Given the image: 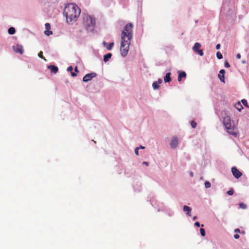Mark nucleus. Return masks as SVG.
I'll return each mask as SVG.
<instances>
[{
  "label": "nucleus",
  "mask_w": 249,
  "mask_h": 249,
  "mask_svg": "<svg viewBox=\"0 0 249 249\" xmlns=\"http://www.w3.org/2000/svg\"><path fill=\"white\" fill-rule=\"evenodd\" d=\"M234 237L235 239H238L239 238V235L238 234H234Z\"/></svg>",
  "instance_id": "58836bf2"
},
{
  "label": "nucleus",
  "mask_w": 249,
  "mask_h": 249,
  "mask_svg": "<svg viewBox=\"0 0 249 249\" xmlns=\"http://www.w3.org/2000/svg\"><path fill=\"white\" fill-rule=\"evenodd\" d=\"M13 49L16 53H19L22 54L23 53V48L21 45L17 44L13 46Z\"/></svg>",
  "instance_id": "0eeeda50"
},
{
  "label": "nucleus",
  "mask_w": 249,
  "mask_h": 249,
  "mask_svg": "<svg viewBox=\"0 0 249 249\" xmlns=\"http://www.w3.org/2000/svg\"><path fill=\"white\" fill-rule=\"evenodd\" d=\"M190 175L192 177H193L194 175L193 172L191 171L190 173Z\"/></svg>",
  "instance_id": "c03bdc74"
},
{
  "label": "nucleus",
  "mask_w": 249,
  "mask_h": 249,
  "mask_svg": "<svg viewBox=\"0 0 249 249\" xmlns=\"http://www.w3.org/2000/svg\"><path fill=\"white\" fill-rule=\"evenodd\" d=\"M220 44H217L216 45V49L217 50H218V49H220Z\"/></svg>",
  "instance_id": "e433bc0d"
},
{
  "label": "nucleus",
  "mask_w": 249,
  "mask_h": 249,
  "mask_svg": "<svg viewBox=\"0 0 249 249\" xmlns=\"http://www.w3.org/2000/svg\"><path fill=\"white\" fill-rule=\"evenodd\" d=\"M103 45H104L105 47H107V43L105 41H103Z\"/></svg>",
  "instance_id": "79ce46f5"
},
{
  "label": "nucleus",
  "mask_w": 249,
  "mask_h": 249,
  "mask_svg": "<svg viewBox=\"0 0 249 249\" xmlns=\"http://www.w3.org/2000/svg\"><path fill=\"white\" fill-rule=\"evenodd\" d=\"M186 76V74L184 71L180 72L178 74V81H180L182 78H185Z\"/></svg>",
  "instance_id": "dca6fc26"
},
{
  "label": "nucleus",
  "mask_w": 249,
  "mask_h": 249,
  "mask_svg": "<svg viewBox=\"0 0 249 249\" xmlns=\"http://www.w3.org/2000/svg\"><path fill=\"white\" fill-rule=\"evenodd\" d=\"M112 54L111 53H108L104 56V61L106 63L107 62L111 57Z\"/></svg>",
  "instance_id": "2eb2a0df"
},
{
  "label": "nucleus",
  "mask_w": 249,
  "mask_h": 249,
  "mask_svg": "<svg viewBox=\"0 0 249 249\" xmlns=\"http://www.w3.org/2000/svg\"><path fill=\"white\" fill-rule=\"evenodd\" d=\"M191 125L193 128H195L196 127L197 124L194 121H192L191 122Z\"/></svg>",
  "instance_id": "393cba45"
},
{
  "label": "nucleus",
  "mask_w": 249,
  "mask_h": 249,
  "mask_svg": "<svg viewBox=\"0 0 249 249\" xmlns=\"http://www.w3.org/2000/svg\"><path fill=\"white\" fill-rule=\"evenodd\" d=\"M225 73V71L224 70H221L219 71V73L218 74V78H219L220 80L225 83V76L224 74Z\"/></svg>",
  "instance_id": "9d476101"
},
{
  "label": "nucleus",
  "mask_w": 249,
  "mask_h": 249,
  "mask_svg": "<svg viewBox=\"0 0 249 249\" xmlns=\"http://www.w3.org/2000/svg\"><path fill=\"white\" fill-rule=\"evenodd\" d=\"M223 124L226 131L229 134L236 137L238 135V130L234 123H231V118L229 116H225L223 119Z\"/></svg>",
  "instance_id": "f03ea898"
},
{
  "label": "nucleus",
  "mask_w": 249,
  "mask_h": 249,
  "mask_svg": "<svg viewBox=\"0 0 249 249\" xmlns=\"http://www.w3.org/2000/svg\"><path fill=\"white\" fill-rule=\"evenodd\" d=\"M224 66L226 68H229L230 67L229 63L227 61H226L225 62Z\"/></svg>",
  "instance_id": "473e14b6"
},
{
  "label": "nucleus",
  "mask_w": 249,
  "mask_h": 249,
  "mask_svg": "<svg viewBox=\"0 0 249 249\" xmlns=\"http://www.w3.org/2000/svg\"><path fill=\"white\" fill-rule=\"evenodd\" d=\"M152 87L153 89H157L160 87V85L158 83V82H154L152 84Z\"/></svg>",
  "instance_id": "a211bd4d"
},
{
  "label": "nucleus",
  "mask_w": 249,
  "mask_h": 249,
  "mask_svg": "<svg viewBox=\"0 0 249 249\" xmlns=\"http://www.w3.org/2000/svg\"><path fill=\"white\" fill-rule=\"evenodd\" d=\"M178 139L177 137H174L172 138V141L170 143V145L172 148H175L178 145Z\"/></svg>",
  "instance_id": "1a4fd4ad"
},
{
  "label": "nucleus",
  "mask_w": 249,
  "mask_h": 249,
  "mask_svg": "<svg viewBox=\"0 0 249 249\" xmlns=\"http://www.w3.org/2000/svg\"><path fill=\"white\" fill-rule=\"evenodd\" d=\"M81 13L80 9L75 4L70 3L66 6L64 10V15L69 23L76 21Z\"/></svg>",
  "instance_id": "f257e3e1"
},
{
  "label": "nucleus",
  "mask_w": 249,
  "mask_h": 249,
  "mask_svg": "<svg viewBox=\"0 0 249 249\" xmlns=\"http://www.w3.org/2000/svg\"><path fill=\"white\" fill-rule=\"evenodd\" d=\"M183 211L184 212L186 213V214L188 216H190L191 215V212L192 211V209L190 207H188L187 206L185 205L183 207Z\"/></svg>",
  "instance_id": "9b49d317"
},
{
  "label": "nucleus",
  "mask_w": 249,
  "mask_h": 249,
  "mask_svg": "<svg viewBox=\"0 0 249 249\" xmlns=\"http://www.w3.org/2000/svg\"><path fill=\"white\" fill-rule=\"evenodd\" d=\"M239 207H240L241 208L243 209H246V208H247V206H246V204H244V203H240L239 204Z\"/></svg>",
  "instance_id": "5701e85b"
},
{
  "label": "nucleus",
  "mask_w": 249,
  "mask_h": 249,
  "mask_svg": "<svg viewBox=\"0 0 249 249\" xmlns=\"http://www.w3.org/2000/svg\"><path fill=\"white\" fill-rule=\"evenodd\" d=\"M139 147H137L135 149V153L136 155H139Z\"/></svg>",
  "instance_id": "2f4dec72"
},
{
  "label": "nucleus",
  "mask_w": 249,
  "mask_h": 249,
  "mask_svg": "<svg viewBox=\"0 0 249 249\" xmlns=\"http://www.w3.org/2000/svg\"><path fill=\"white\" fill-rule=\"evenodd\" d=\"M73 70V68L72 66H70L67 68L68 71H71Z\"/></svg>",
  "instance_id": "72a5a7b5"
},
{
  "label": "nucleus",
  "mask_w": 249,
  "mask_h": 249,
  "mask_svg": "<svg viewBox=\"0 0 249 249\" xmlns=\"http://www.w3.org/2000/svg\"><path fill=\"white\" fill-rule=\"evenodd\" d=\"M196 53H198V54L200 56H203L204 54L202 50H199L197 51Z\"/></svg>",
  "instance_id": "cd10ccee"
},
{
  "label": "nucleus",
  "mask_w": 249,
  "mask_h": 249,
  "mask_svg": "<svg viewBox=\"0 0 249 249\" xmlns=\"http://www.w3.org/2000/svg\"><path fill=\"white\" fill-rule=\"evenodd\" d=\"M38 56L40 58H42V59H43L45 60V58H44V57H43V52H42L40 51V52L38 53Z\"/></svg>",
  "instance_id": "bb28decb"
},
{
  "label": "nucleus",
  "mask_w": 249,
  "mask_h": 249,
  "mask_svg": "<svg viewBox=\"0 0 249 249\" xmlns=\"http://www.w3.org/2000/svg\"><path fill=\"white\" fill-rule=\"evenodd\" d=\"M71 75L73 77H75L77 75V74L75 72H71Z\"/></svg>",
  "instance_id": "ea45409f"
},
{
  "label": "nucleus",
  "mask_w": 249,
  "mask_h": 249,
  "mask_svg": "<svg viewBox=\"0 0 249 249\" xmlns=\"http://www.w3.org/2000/svg\"><path fill=\"white\" fill-rule=\"evenodd\" d=\"M242 102L243 103V104L245 106H248V103H247V100H246L245 99H243L242 100Z\"/></svg>",
  "instance_id": "7c9ffc66"
},
{
  "label": "nucleus",
  "mask_w": 249,
  "mask_h": 249,
  "mask_svg": "<svg viewBox=\"0 0 249 249\" xmlns=\"http://www.w3.org/2000/svg\"><path fill=\"white\" fill-rule=\"evenodd\" d=\"M83 24L86 29L89 31L94 30L95 26V18L89 15H85L83 17Z\"/></svg>",
  "instance_id": "20e7f679"
},
{
  "label": "nucleus",
  "mask_w": 249,
  "mask_h": 249,
  "mask_svg": "<svg viewBox=\"0 0 249 249\" xmlns=\"http://www.w3.org/2000/svg\"><path fill=\"white\" fill-rule=\"evenodd\" d=\"M239 230L238 229H236L235 230V232H237V231H239Z\"/></svg>",
  "instance_id": "de8ad7c7"
},
{
  "label": "nucleus",
  "mask_w": 249,
  "mask_h": 249,
  "mask_svg": "<svg viewBox=\"0 0 249 249\" xmlns=\"http://www.w3.org/2000/svg\"><path fill=\"white\" fill-rule=\"evenodd\" d=\"M171 74V73L170 72H168L166 74L164 77V80L165 83L170 82L171 81V78L170 77Z\"/></svg>",
  "instance_id": "4468645a"
},
{
  "label": "nucleus",
  "mask_w": 249,
  "mask_h": 249,
  "mask_svg": "<svg viewBox=\"0 0 249 249\" xmlns=\"http://www.w3.org/2000/svg\"><path fill=\"white\" fill-rule=\"evenodd\" d=\"M236 57L237 59H240L241 58V55L239 54V53H238L236 56Z\"/></svg>",
  "instance_id": "4c0bfd02"
},
{
  "label": "nucleus",
  "mask_w": 249,
  "mask_h": 249,
  "mask_svg": "<svg viewBox=\"0 0 249 249\" xmlns=\"http://www.w3.org/2000/svg\"><path fill=\"white\" fill-rule=\"evenodd\" d=\"M227 194L230 195V196H231L233 195V191L232 189H231V190H229L227 192Z\"/></svg>",
  "instance_id": "c756f323"
},
{
  "label": "nucleus",
  "mask_w": 249,
  "mask_h": 249,
  "mask_svg": "<svg viewBox=\"0 0 249 249\" xmlns=\"http://www.w3.org/2000/svg\"><path fill=\"white\" fill-rule=\"evenodd\" d=\"M142 164L145 165V166H148L149 165V163H148V162H147V161H143V162H142Z\"/></svg>",
  "instance_id": "f704fd0d"
},
{
  "label": "nucleus",
  "mask_w": 249,
  "mask_h": 249,
  "mask_svg": "<svg viewBox=\"0 0 249 249\" xmlns=\"http://www.w3.org/2000/svg\"><path fill=\"white\" fill-rule=\"evenodd\" d=\"M157 82H158V83H159V84H160L162 82V80L160 79H159L158 81H157Z\"/></svg>",
  "instance_id": "a19ab883"
},
{
  "label": "nucleus",
  "mask_w": 249,
  "mask_h": 249,
  "mask_svg": "<svg viewBox=\"0 0 249 249\" xmlns=\"http://www.w3.org/2000/svg\"><path fill=\"white\" fill-rule=\"evenodd\" d=\"M231 172L233 176L236 178H239L242 175L241 172H240L236 167H233L231 168Z\"/></svg>",
  "instance_id": "6e6552de"
},
{
  "label": "nucleus",
  "mask_w": 249,
  "mask_h": 249,
  "mask_svg": "<svg viewBox=\"0 0 249 249\" xmlns=\"http://www.w3.org/2000/svg\"><path fill=\"white\" fill-rule=\"evenodd\" d=\"M46 30H50L51 28L50 24L49 23H46L45 25Z\"/></svg>",
  "instance_id": "c85d7f7f"
},
{
  "label": "nucleus",
  "mask_w": 249,
  "mask_h": 249,
  "mask_svg": "<svg viewBox=\"0 0 249 249\" xmlns=\"http://www.w3.org/2000/svg\"><path fill=\"white\" fill-rule=\"evenodd\" d=\"M201 45L200 43L198 42H196L195 43L194 46L193 47V50L195 52H196L197 51L199 50V48L201 47Z\"/></svg>",
  "instance_id": "f8f14e48"
},
{
  "label": "nucleus",
  "mask_w": 249,
  "mask_h": 249,
  "mask_svg": "<svg viewBox=\"0 0 249 249\" xmlns=\"http://www.w3.org/2000/svg\"><path fill=\"white\" fill-rule=\"evenodd\" d=\"M74 70H75V71L76 72H78V70H77V67H76L75 68Z\"/></svg>",
  "instance_id": "a18cd8bd"
},
{
  "label": "nucleus",
  "mask_w": 249,
  "mask_h": 249,
  "mask_svg": "<svg viewBox=\"0 0 249 249\" xmlns=\"http://www.w3.org/2000/svg\"><path fill=\"white\" fill-rule=\"evenodd\" d=\"M195 225L196 226H197V227H199V226H200V223H199V222H197H197H196L195 223Z\"/></svg>",
  "instance_id": "c9c22d12"
},
{
  "label": "nucleus",
  "mask_w": 249,
  "mask_h": 249,
  "mask_svg": "<svg viewBox=\"0 0 249 249\" xmlns=\"http://www.w3.org/2000/svg\"><path fill=\"white\" fill-rule=\"evenodd\" d=\"M196 218H197L196 216H194V217H193V220H195L196 219Z\"/></svg>",
  "instance_id": "49530a36"
},
{
  "label": "nucleus",
  "mask_w": 249,
  "mask_h": 249,
  "mask_svg": "<svg viewBox=\"0 0 249 249\" xmlns=\"http://www.w3.org/2000/svg\"><path fill=\"white\" fill-rule=\"evenodd\" d=\"M8 32L10 35H14L16 32V30L14 27H10L8 29Z\"/></svg>",
  "instance_id": "f3484780"
},
{
  "label": "nucleus",
  "mask_w": 249,
  "mask_h": 249,
  "mask_svg": "<svg viewBox=\"0 0 249 249\" xmlns=\"http://www.w3.org/2000/svg\"><path fill=\"white\" fill-rule=\"evenodd\" d=\"M133 25L132 23L127 24L124 27L121 34V40H125L131 41L133 37L132 29Z\"/></svg>",
  "instance_id": "7ed1b4c3"
},
{
  "label": "nucleus",
  "mask_w": 249,
  "mask_h": 249,
  "mask_svg": "<svg viewBox=\"0 0 249 249\" xmlns=\"http://www.w3.org/2000/svg\"><path fill=\"white\" fill-rule=\"evenodd\" d=\"M114 46V42H111L108 44V45H107V49L108 50H111L112 49L113 46Z\"/></svg>",
  "instance_id": "6ab92c4d"
},
{
  "label": "nucleus",
  "mask_w": 249,
  "mask_h": 249,
  "mask_svg": "<svg viewBox=\"0 0 249 249\" xmlns=\"http://www.w3.org/2000/svg\"><path fill=\"white\" fill-rule=\"evenodd\" d=\"M48 68L54 73H57L58 71V68L54 65H50Z\"/></svg>",
  "instance_id": "ddd939ff"
},
{
  "label": "nucleus",
  "mask_w": 249,
  "mask_h": 249,
  "mask_svg": "<svg viewBox=\"0 0 249 249\" xmlns=\"http://www.w3.org/2000/svg\"><path fill=\"white\" fill-rule=\"evenodd\" d=\"M53 34V32L51 31H50L49 30H46L45 31V34L47 36H50Z\"/></svg>",
  "instance_id": "a878e982"
},
{
  "label": "nucleus",
  "mask_w": 249,
  "mask_h": 249,
  "mask_svg": "<svg viewBox=\"0 0 249 249\" xmlns=\"http://www.w3.org/2000/svg\"><path fill=\"white\" fill-rule=\"evenodd\" d=\"M130 42L131 41H126L125 40H121L120 53L122 57H124L127 54L129 50Z\"/></svg>",
  "instance_id": "39448f33"
},
{
  "label": "nucleus",
  "mask_w": 249,
  "mask_h": 249,
  "mask_svg": "<svg viewBox=\"0 0 249 249\" xmlns=\"http://www.w3.org/2000/svg\"><path fill=\"white\" fill-rule=\"evenodd\" d=\"M236 108L237 110H238L240 111L243 107L240 103H238L237 105H236Z\"/></svg>",
  "instance_id": "aec40b11"
},
{
  "label": "nucleus",
  "mask_w": 249,
  "mask_h": 249,
  "mask_svg": "<svg viewBox=\"0 0 249 249\" xmlns=\"http://www.w3.org/2000/svg\"><path fill=\"white\" fill-rule=\"evenodd\" d=\"M216 57L218 59H221L223 58V55L219 52H218L216 53Z\"/></svg>",
  "instance_id": "4be33fe9"
},
{
  "label": "nucleus",
  "mask_w": 249,
  "mask_h": 249,
  "mask_svg": "<svg viewBox=\"0 0 249 249\" xmlns=\"http://www.w3.org/2000/svg\"><path fill=\"white\" fill-rule=\"evenodd\" d=\"M200 234L202 236H204L205 235V231L203 228H201L200 229Z\"/></svg>",
  "instance_id": "b1692460"
},
{
  "label": "nucleus",
  "mask_w": 249,
  "mask_h": 249,
  "mask_svg": "<svg viewBox=\"0 0 249 249\" xmlns=\"http://www.w3.org/2000/svg\"><path fill=\"white\" fill-rule=\"evenodd\" d=\"M96 75L97 74L95 72L88 73L84 76L83 81L85 82H88L91 80L93 77H96Z\"/></svg>",
  "instance_id": "423d86ee"
},
{
  "label": "nucleus",
  "mask_w": 249,
  "mask_h": 249,
  "mask_svg": "<svg viewBox=\"0 0 249 249\" xmlns=\"http://www.w3.org/2000/svg\"><path fill=\"white\" fill-rule=\"evenodd\" d=\"M204 184H205V187L206 188H209L211 187V183L208 181H205Z\"/></svg>",
  "instance_id": "412c9836"
},
{
  "label": "nucleus",
  "mask_w": 249,
  "mask_h": 249,
  "mask_svg": "<svg viewBox=\"0 0 249 249\" xmlns=\"http://www.w3.org/2000/svg\"><path fill=\"white\" fill-rule=\"evenodd\" d=\"M139 148H141V149H144L145 148V147L143 146L142 145H140V147H139Z\"/></svg>",
  "instance_id": "37998d69"
}]
</instances>
